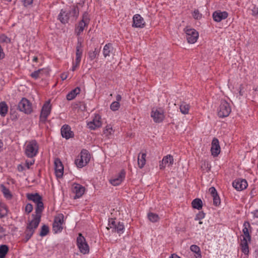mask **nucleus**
I'll list each match as a JSON object with an SVG mask.
<instances>
[{"label":"nucleus","instance_id":"1","mask_svg":"<svg viewBox=\"0 0 258 258\" xmlns=\"http://www.w3.org/2000/svg\"><path fill=\"white\" fill-rule=\"evenodd\" d=\"M32 216L33 218L27 224L24 232L26 242L28 241L32 236L40 222L41 215H32Z\"/></svg>","mask_w":258,"mask_h":258},{"label":"nucleus","instance_id":"2","mask_svg":"<svg viewBox=\"0 0 258 258\" xmlns=\"http://www.w3.org/2000/svg\"><path fill=\"white\" fill-rule=\"evenodd\" d=\"M27 198L29 200L33 201L36 204V214L35 215L41 216V213L44 209L42 197L38 193H35L27 194Z\"/></svg>","mask_w":258,"mask_h":258},{"label":"nucleus","instance_id":"3","mask_svg":"<svg viewBox=\"0 0 258 258\" xmlns=\"http://www.w3.org/2000/svg\"><path fill=\"white\" fill-rule=\"evenodd\" d=\"M90 159L89 152L87 150L83 149L80 153V156L75 160V164L78 167L82 168L88 164Z\"/></svg>","mask_w":258,"mask_h":258},{"label":"nucleus","instance_id":"4","mask_svg":"<svg viewBox=\"0 0 258 258\" xmlns=\"http://www.w3.org/2000/svg\"><path fill=\"white\" fill-rule=\"evenodd\" d=\"M90 16L88 13L85 12L82 16V20L76 27L75 32L77 36H79L83 32L85 28L87 27L90 23Z\"/></svg>","mask_w":258,"mask_h":258},{"label":"nucleus","instance_id":"5","mask_svg":"<svg viewBox=\"0 0 258 258\" xmlns=\"http://www.w3.org/2000/svg\"><path fill=\"white\" fill-rule=\"evenodd\" d=\"M38 150V145L35 140H32L27 144L25 153L29 158H33L35 156Z\"/></svg>","mask_w":258,"mask_h":258},{"label":"nucleus","instance_id":"6","mask_svg":"<svg viewBox=\"0 0 258 258\" xmlns=\"http://www.w3.org/2000/svg\"><path fill=\"white\" fill-rule=\"evenodd\" d=\"M64 216L59 214L55 217L52 225V230L54 233H60L62 231L63 227Z\"/></svg>","mask_w":258,"mask_h":258},{"label":"nucleus","instance_id":"7","mask_svg":"<svg viewBox=\"0 0 258 258\" xmlns=\"http://www.w3.org/2000/svg\"><path fill=\"white\" fill-rule=\"evenodd\" d=\"M77 244L80 252L83 254L88 253L89 252V247L87 244L86 239L81 233L79 234L77 238Z\"/></svg>","mask_w":258,"mask_h":258},{"label":"nucleus","instance_id":"8","mask_svg":"<svg viewBox=\"0 0 258 258\" xmlns=\"http://www.w3.org/2000/svg\"><path fill=\"white\" fill-rule=\"evenodd\" d=\"M18 109L26 114H30L32 112L33 109L32 104L26 98H23L19 102L18 105Z\"/></svg>","mask_w":258,"mask_h":258},{"label":"nucleus","instance_id":"9","mask_svg":"<svg viewBox=\"0 0 258 258\" xmlns=\"http://www.w3.org/2000/svg\"><path fill=\"white\" fill-rule=\"evenodd\" d=\"M231 111L229 104L225 100L221 102L218 111V115L220 117H225L229 115Z\"/></svg>","mask_w":258,"mask_h":258},{"label":"nucleus","instance_id":"10","mask_svg":"<svg viewBox=\"0 0 258 258\" xmlns=\"http://www.w3.org/2000/svg\"><path fill=\"white\" fill-rule=\"evenodd\" d=\"M51 106L50 101L46 102L42 106L41 109L39 120L40 122L44 123L47 120V118L50 113Z\"/></svg>","mask_w":258,"mask_h":258},{"label":"nucleus","instance_id":"11","mask_svg":"<svg viewBox=\"0 0 258 258\" xmlns=\"http://www.w3.org/2000/svg\"><path fill=\"white\" fill-rule=\"evenodd\" d=\"M184 31L186 34V38L189 43L194 44L197 41L199 37V33L194 29L184 28Z\"/></svg>","mask_w":258,"mask_h":258},{"label":"nucleus","instance_id":"12","mask_svg":"<svg viewBox=\"0 0 258 258\" xmlns=\"http://www.w3.org/2000/svg\"><path fill=\"white\" fill-rule=\"evenodd\" d=\"M151 116L155 122H161L164 118V111L162 108H153Z\"/></svg>","mask_w":258,"mask_h":258},{"label":"nucleus","instance_id":"13","mask_svg":"<svg viewBox=\"0 0 258 258\" xmlns=\"http://www.w3.org/2000/svg\"><path fill=\"white\" fill-rule=\"evenodd\" d=\"M102 125L101 117L99 115L96 114L93 119L87 123V126L92 130H95Z\"/></svg>","mask_w":258,"mask_h":258},{"label":"nucleus","instance_id":"14","mask_svg":"<svg viewBox=\"0 0 258 258\" xmlns=\"http://www.w3.org/2000/svg\"><path fill=\"white\" fill-rule=\"evenodd\" d=\"M233 186L237 190L241 191L247 187V182L245 179L238 178L235 179L232 183Z\"/></svg>","mask_w":258,"mask_h":258},{"label":"nucleus","instance_id":"15","mask_svg":"<svg viewBox=\"0 0 258 258\" xmlns=\"http://www.w3.org/2000/svg\"><path fill=\"white\" fill-rule=\"evenodd\" d=\"M132 27L135 28H144L145 26V21L140 15L136 14L133 18Z\"/></svg>","mask_w":258,"mask_h":258},{"label":"nucleus","instance_id":"16","mask_svg":"<svg viewBox=\"0 0 258 258\" xmlns=\"http://www.w3.org/2000/svg\"><path fill=\"white\" fill-rule=\"evenodd\" d=\"M54 169L55 175L57 177L61 178L63 174V166L60 160L58 158L54 160Z\"/></svg>","mask_w":258,"mask_h":258},{"label":"nucleus","instance_id":"17","mask_svg":"<svg viewBox=\"0 0 258 258\" xmlns=\"http://www.w3.org/2000/svg\"><path fill=\"white\" fill-rule=\"evenodd\" d=\"M85 188L82 185L74 183L72 185V191L75 194L74 199L80 198L84 194Z\"/></svg>","mask_w":258,"mask_h":258},{"label":"nucleus","instance_id":"18","mask_svg":"<svg viewBox=\"0 0 258 258\" xmlns=\"http://www.w3.org/2000/svg\"><path fill=\"white\" fill-rule=\"evenodd\" d=\"M125 175V172L124 170H121L119 174L115 177L109 180L110 183L114 185L117 186L119 185L124 180Z\"/></svg>","mask_w":258,"mask_h":258},{"label":"nucleus","instance_id":"19","mask_svg":"<svg viewBox=\"0 0 258 258\" xmlns=\"http://www.w3.org/2000/svg\"><path fill=\"white\" fill-rule=\"evenodd\" d=\"M211 152L212 155L217 157L220 153V147L217 139L214 138L211 144Z\"/></svg>","mask_w":258,"mask_h":258},{"label":"nucleus","instance_id":"20","mask_svg":"<svg viewBox=\"0 0 258 258\" xmlns=\"http://www.w3.org/2000/svg\"><path fill=\"white\" fill-rule=\"evenodd\" d=\"M174 159L172 156L168 155L164 156L162 161L159 164V168L160 169H163L166 166H171L173 164Z\"/></svg>","mask_w":258,"mask_h":258},{"label":"nucleus","instance_id":"21","mask_svg":"<svg viewBox=\"0 0 258 258\" xmlns=\"http://www.w3.org/2000/svg\"><path fill=\"white\" fill-rule=\"evenodd\" d=\"M228 14L227 12L220 11H217L213 13V20L217 22H220L222 20H224L227 18Z\"/></svg>","mask_w":258,"mask_h":258},{"label":"nucleus","instance_id":"22","mask_svg":"<svg viewBox=\"0 0 258 258\" xmlns=\"http://www.w3.org/2000/svg\"><path fill=\"white\" fill-rule=\"evenodd\" d=\"M61 134L63 138L69 139L73 137V132L71 131V127L68 125H63L61 128Z\"/></svg>","mask_w":258,"mask_h":258},{"label":"nucleus","instance_id":"23","mask_svg":"<svg viewBox=\"0 0 258 258\" xmlns=\"http://www.w3.org/2000/svg\"><path fill=\"white\" fill-rule=\"evenodd\" d=\"M71 18L68 13V12H66L61 10L58 15V19L62 23V24H66L68 23L70 18Z\"/></svg>","mask_w":258,"mask_h":258},{"label":"nucleus","instance_id":"24","mask_svg":"<svg viewBox=\"0 0 258 258\" xmlns=\"http://www.w3.org/2000/svg\"><path fill=\"white\" fill-rule=\"evenodd\" d=\"M82 42L81 40V38H78V42L76 46V55L77 58V62L78 63L79 60H81V57L82 55L83 50L82 49Z\"/></svg>","mask_w":258,"mask_h":258},{"label":"nucleus","instance_id":"25","mask_svg":"<svg viewBox=\"0 0 258 258\" xmlns=\"http://www.w3.org/2000/svg\"><path fill=\"white\" fill-rule=\"evenodd\" d=\"M68 13L71 17L74 18L75 19H76L79 14V10L78 7L76 5L71 6L70 7Z\"/></svg>","mask_w":258,"mask_h":258},{"label":"nucleus","instance_id":"26","mask_svg":"<svg viewBox=\"0 0 258 258\" xmlns=\"http://www.w3.org/2000/svg\"><path fill=\"white\" fill-rule=\"evenodd\" d=\"M249 241L246 237H243V239L241 241V249L242 252L245 254H248L249 252V248L248 245V242Z\"/></svg>","mask_w":258,"mask_h":258},{"label":"nucleus","instance_id":"27","mask_svg":"<svg viewBox=\"0 0 258 258\" xmlns=\"http://www.w3.org/2000/svg\"><path fill=\"white\" fill-rule=\"evenodd\" d=\"M146 153H140L138 155V164L139 168H142L146 164Z\"/></svg>","mask_w":258,"mask_h":258},{"label":"nucleus","instance_id":"28","mask_svg":"<svg viewBox=\"0 0 258 258\" xmlns=\"http://www.w3.org/2000/svg\"><path fill=\"white\" fill-rule=\"evenodd\" d=\"M80 88L78 87L72 90L67 95V100H72L74 99L77 95L80 93Z\"/></svg>","mask_w":258,"mask_h":258},{"label":"nucleus","instance_id":"29","mask_svg":"<svg viewBox=\"0 0 258 258\" xmlns=\"http://www.w3.org/2000/svg\"><path fill=\"white\" fill-rule=\"evenodd\" d=\"M243 232L244 236L243 237H246L249 241H250V236L249 233V228L250 227V224L247 221H245L243 223Z\"/></svg>","mask_w":258,"mask_h":258},{"label":"nucleus","instance_id":"30","mask_svg":"<svg viewBox=\"0 0 258 258\" xmlns=\"http://www.w3.org/2000/svg\"><path fill=\"white\" fill-rule=\"evenodd\" d=\"M113 50V47L111 43H108L105 45L103 49V54L105 57L110 56V53Z\"/></svg>","mask_w":258,"mask_h":258},{"label":"nucleus","instance_id":"31","mask_svg":"<svg viewBox=\"0 0 258 258\" xmlns=\"http://www.w3.org/2000/svg\"><path fill=\"white\" fill-rule=\"evenodd\" d=\"M8 111V106L5 102L0 103V114L4 117L6 115Z\"/></svg>","mask_w":258,"mask_h":258},{"label":"nucleus","instance_id":"32","mask_svg":"<svg viewBox=\"0 0 258 258\" xmlns=\"http://www.w3.org/2000/svg\"><path fill=\"white\" fill-rule=\"evenodd\" d=\"M190 105L186 102H183L180 105V112L183 114H187L188 113Z\"/></svg>","mask_w":258,"mask_h":258},{"label":"nucleus","instance_id":"33","mask_svg":"<svg viewBox=\"0 0 258 258\" xmlns=\"http://www.w3.org/2000/svg\"><path fill=\"white\" fill-rule=\"evenodd\" d=\"M193 208L200 210L203 206L202 201L200 199H196L194 200L191 203Z\"/></svg>","mask_w":258,"mask_h":258},{"label":"nucleus","instance_id":"34","mask_svg":"<svg viewBox=\"0 0 258 258\" xmlns=\"http://www.w3.org/2000/svg\"><path fill=\"white\" fill-rule=\"evenodd\" d=\"M0 187L5 198L10 199L12 196L10 190L7 188L4 184H1Z\"/></svg>","mask_w":258,"mask_h":258},{"label":"nucleus","instance_id":"35","mask_svg":"<svg viewBox=\"0 0 258 258\" xmlns=\"http://www.w3.org/2000/svg\"><path fill=\"white\" fill-rule=\"evenodd\" d=\"M191 251L196 253V258H201V250L200 247L196 245H192L190 247Z\"/></svg>","mask_w":258,"mask_h":258},{"label":"nucleus","instance_id":"36","mask_svg":"<svg viewBox=\"0 0 258 258\" xmlns=\"http://www.w3.org/2000/svg\"><path fill=\"white\" fill-rule=\"evenodd\" d=\"M100 53V49L97 48H95L94 51H89L88 52V57L90 60H93Z\"/></svg>","mask_w":258,"mask_h":258},{"label":"nucleus","instance_id":"37","mask_svg":"<svg viewBox=\"0 0 258 258\" xmlns=\"http://www.w3.org/2000/svg\"><path fill=\"white\" fill-rule=\"evenodd\" d=\"M9 250L8 246L6 245L0 246V258H5Z\"/></svg>","mask_w":258,"mask_h":258},{"label":"nucleus","instance_id":"38","mask_svg":"<svg viewBox=\"0 0 258 258\" xmlns=\"http://www.w3.org/2000/svg\"><path fill=\"white\" fill-rule=\"evenodd\" d=\"M148 218L151 222L153 223L156 222L159 220V217L157 214L151 212L148 213Z\"/></svg>","mask_w":258,"mask_h":258},{"label":"nucleus","instance_id":"39","mask_svg":"<svg viewBox=\"0 0 258 258\" xmlns=\"http://www.w3.org/2000/svg\"><path fill=\"white\" fill-rule=\"evenodd\" d=\"M123 230L124 226L122 224H120L119 222H118L117 224H116L114 230L112 231V232H117L118 233L121 234L123 232Z\"/></svg>","mask_w":258,"mask_h":258},{"label":"nucleus","instance_id":"40","mask_svg":"<svg viewBox=\"0 0 258 258\" xmlns=\"http://www.w3.org/2000/svg\"><path fill=\"white\" fill-rule=\"evenodd\" d=\"M43 71L44 70L43 69H39L31 73L30 76L35 80L37 79L42 74V73L43 72Z\"/></svg>","mask_w":258,"mask_h":258},{"label":"nucleus","instance_id":"41","mask_svg":"<svg viewBox=\"0 0 258 258\" xmlns=\"http://www.w3.org/2000/svg\"><path fill=\"white\" fill-rule=\"evenodd\" d=\"M49 232V228L46 225H43L41 228V231L39 235L43 237L46 236Z\"/></svg>","mask_w":258,"mask_h":258},{"label":"nucleus","instance_id":"42","mask_svg":"<svg viewBox=\"0 0 258 258\" xmlns=\"http://www.w3.org/2000/svg\"><path fill=\"white\" fill-rule=\"evenodd\" d=\"M116 224H117L115 222V219H110L109 220L108 227H107V228L108 229H111L112 231L114 230V228L115 227Z\"/></svg>","mask_w":258,"mask_h":258},{"label":"nucleus","instance_id":"43","mask_svg":"<svg viewBox=\"0 0 258 258\" xmlns=\"http://www.w3.org/2000/svg\"><path fill=\"white\" fill-rule=\"evenodd\" d=\"M7 209L5 205H0V218L4 217L7 214Z\"/></svg>","mask_w":258,"mask_h":258},{"label":"nucleus","instance_id":"44","mask_svg":"<svg viewBox=\"0 0 258 258\" xmlns=\"http://www.w3.org/2000/svg\"><path fill=\"white\" fill-rule=\"evenodd\" d=\"M119 103L117 101H114L111 104L110 107L112 111H116L119 109Z\"/></svg>","mask_w":258,"mask_h":258},{"label":"nucleus","instance_id":"45","mask_svg":"<svg viewBox=\"0 0 258 258\" xmlns=\"http://www.w3.org/2000/svg\"><path fill=\"white\" fill-rule=\"evenodd\" d=\"M212 197L213 200V204L216 206H219L221 203L219 196L217 195V196H214Z\"/></svg>","mask_w":258,"mask_h":258},{"label":"nucleus","instance_id":"46","mask_svg":"<svg viewBox=\"0 0 258 258\" xmlns=\"http://www.w3.org/2000/svg\"><path fill=\"white\" fill-rule=\"evenodd\" d=\"M205 214L203 212H199L196 215L195 220L196 221L201 220L205 217Z\"/></svg>","mask_w":258,"mask_h":258},{"label":"nucleus","instance_id":"47","mask_svg":"<svg viewBox=\"0 0 258 258\" xmlns=\"http://www.w3.org/2000/svg\"><path fill=\"white\" fill-rule=\"evenodd\" d=\"M0 41L2 42L10 43L11 40L9 38L5 35H2L0 36Z\"/></svg>","mask_w":258,"mask_h":258},{"label":"nucleus","instance_id":"48","mask_svg":"<svg viewBox=\"0 0 258 258\" xmlns=\"http://www.w3.org/2000/svg\"><path fill=\"white\" fill-rule=\"evenodd\" d=\"M192 16L196 19H200L202 18V14L198 10H195L192 14Z\"/></svg>","mask_w":258,"mask_h":258},{"label":"nucleus","instance_id":"49","mask_svg":"<svg viewBox=\"0 0 258 258\" xmlns=\"http://www.w3.org/2000/svg\"><path fill=\"white\" fill-rule=\"evenodd\" d=\"M6 230L0 225V240L6 236Z\"/></svg>","mask_w":258,"mask_h":258},{"label":"nucleus","instance_id":"50","mask_svg":"<svg viewBox=\"0 0 258 258\" xmlns=\"http://www.w3.org/2000/svg\"><path fill=\"white\" fill-rule=\"evenodd\" d=\"M25 210L28 214L31 213L33 210V206L31 204H27L25 206Z\"/></svg>","mask_w":258,"mask_h":258},{"label":"nucleus","instance_id":"51","mask_svg":"<svg viewBox=\"0 0 258 258\" xmlns=\"http://www.w3.org/2000/svg\"><path fill=\"white\" fill-rule=\"evenodd\" d=\"M112 128L109 126H107L105 130L104 131V134L106 136L110 135L112 134Z\"/></svg>","mask_w":258,"mask_h":258},{"label":"nucleus","instance_id":"52","mask_svg":"<svg viewBox=\"0 0 258 258\" xmlns=\"http://www.w3.org/2000/svg\"><path fill=\"white\" fill-rule=\"evenodd\" d=\"M209 191L212 197L217 196L218 195L217 190L214 187H211L209 188Z\"/></svg>","mask_w":258,"mask_h":258},{"label":"nucleus","instance_id":"53","mask_svg":"<svg viewBox=\"0 0 258 258\" xmlns=\"http://www.w3.org/2000/svg\"><path fill=\"white\" fill-rule=\"evenodd\" d=\"M34 163V160H31L30 161H26V166L27 167V169H29L30 166L32 165Z\"/></svg>","mask_w":258,"mask_h":258},{"label":"nucleus","instance_id":"54","mask_svg":"<svg viewBox=\"0 0 258 258\" xmlns=\"http://www.w3.org/2000/svg\"><path fill=\"white\" fill-rule=\"evenodd\" d=\"M81 62V60H79V61L77 62V58H76L75 62L73 63V67L72 70L73 71H74L76 70V68L79 66L80 63Z\"/></svg>","mask_w":258,"mask_h":258},{"label":"nucleus","instance_id":"55","mask_svg":"<svg viewBox=\"0 0 258 258\" xmlns=\"http://www.w3.org/2000/svg\"><path fill=\"white\" fill-rule=\"evenodd\" d=\"M23 5L25 7H27L33 3V0H23Z\"/></svg>","mask_w":258,"mask_h":258},{"label":"nucleus","instance_id":"56","mask_svg":"<svg viewBox=\"0 0 258 258\" xmlns=\"http://www.w3.org/2000/svg\"><path fill=\"white\" fill-rule=\"evenodd\" d=\"M5 56V53L4 52V50L0 45V60L3 59Z\"/></svg>","mask_w":258,"mask_h":258},{"label":"nucleus","instance_id":"57","mask_svg":"<svg viewBox=\"0 0 258 258\" xmlns=\"http://www.w3.org/2000/svg\"><path fill=\"white\" fill-rule=\"evenodd\" d=\"M252 15L253 16L258 15V8H253L252 10Z\"/></svg>","mask_w":258,"mask_h":258},{"label":"nucleus","instance_id":"58","mask_svg":"<svg viewBox=\"0 0 258 258\" xmlns=\"http://www.w3.org/2000/svg\"><path fill=\"white\" fill-rule=\"evenodd\" d=\"M121 99V95L118 94L117 95L116 97V101H117L119 102V101H120Z\"/></svg>","mask_w":258,"mask_h":258},{"label":"nucleus","instance_id":"59","mask_svg":"<svg viewBox=\"0 0 258 258\" xmlns=\"http://www.w3.org/2000/svg\"><path fill=\"white\" fill-rule=\"evenodd\" d=\"M61 78L62 80H64L67 78V75L64 74H62L61 75Z\"/></svg>","mask_w":258,"mask_h":258},{"label":"nucleus","instance_id":"60","mask_svg":"<svg viewBox=\"0 0 258 258\" xmlns=\"http://www.w3.org/2000/svg\"><path fill=\"white\" fill-rule=\"evenodd\" d=\"M18 170L20 171H22L24 170V167L23 166L19 165L18 167Z\"/></svg>","mask_w":258,"mask_h":258},{"label":"nucleus","instance_id":"61","mask_svg":"<svg viewBox=\"0 0 258 258\" xmlns=\"http://www.w3.org/2000/svg\"><path fill=\"white\" fill-rule=\"evenodd\" d=\"M169 258H180L179 256H177V255L176 254H172V255L169 257Z\"/></svg>","mask_w":258,"mask_h":258},{"label":"nucleus","instance_id":"62","mask_svg":"<svg viewBox=\"0 0 258 258\" xmlns=\"http://www.w3.org/2000/svg\"><path fill=\"white\" fill-rule=\"evenodd\" d=\"M32 60L33 61L36 62L38 60V58L37 56H34Z\"/></svg>","mask_w":258,"mask_h":258},{"label":"nucleus","instance_id":"63","mask_svg":"<svg viewBox=\"0 0 258 258\" xmlns=\"http://www.w3.org/2000/svg\"><path fill=\"white\" fill-rule=\"evenodd\" d=\"M199 221H199V224H203V222H202L201 220H199Z\"/></svg>","mask_w":258,"mask_h":258}]
</instances>
